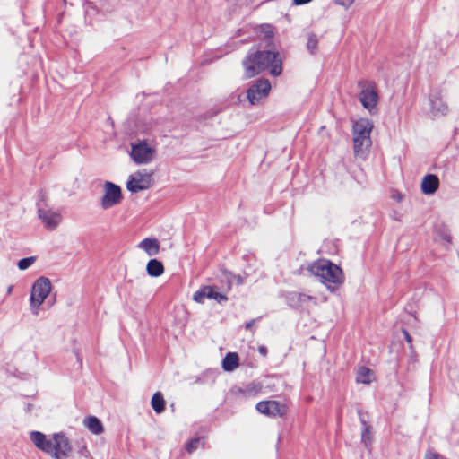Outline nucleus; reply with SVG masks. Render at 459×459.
Masks as SVG:
<instances>
[{
    "label": "nucleus",
    "mask_w": 459,
    "mask_h": 459,
    "mask_svg": "<svg viewBox=\"0 0 459 459\" xmlns=\"http://www.w3.org/2000/svg\"><path fill=\"white\" fill-rule=\"evenodd\" d=\"M313 299L311 296L299 292H292L289 296V302L293 307H302Z\"/></svg>",
    "instance_id": "nucleus-19"
},
{
    "label": "nucleus",
    "mask_w": 459,
    "mask_h": 459,
    "mask_svg": "<svg viewBox=\"0 0 459 459\" xmlns=\"http://www.w3.org/2000/svg\"><path fill=\"white\" fill-rule=\"evenodd\" d=\"M13 285H9L7 287V290H6L7 294L10 295L12 293V291H13Z\"/></svg>",
    "instance_id": "nucleus-34"
},
{
    "label": "nucleus",
    "mask_w": 459,
    "mask_h": 459,
    "mask_svg": "<svg viewBox=\"0 0 459 459\" xmlns=\"http://www.w3.org/2000/svg\"><path fill=\"white\" fill-rule=\"evenodd\" d=\"M430 111L433 116L443 117L448 114L449 108L441 90L436 89L429 95Z\"/></svg>",
    "instance_id": "nucleus-11"
},
{
    "label": "nucleus",
    "mask_w": 459,
    "mask_h": 459,
    "mask_svg": "<svg viewBox=\"0 0 459 459\" xmlns=\"http://www.w3.org/2000/svg\"><path fill=\"white\" fill-rule=\"evenodd\" d=\"M356 380L360 384H370L374 380V373L368 368H358Z\"/></svg>",
    "instance_id": "nucleus-22"
},
{
    "label": "nucleus",
    "mask_w": 459,
    "mask_h": 459,
    "mask_svg": "<svg viewBox=\"0 0 459 459\" xmlns=\"http://www.w3.org/2000/svg\"><path fill=\"white\" fill-rule=\"evenodd\" d=\"M147 273L152 277H159L164 273L162 263L157 259H151L146 265Z\"/></svg>",
    "instance_id": "nucleus-21"
},
{
    "label": "nucleus",
    "mask_w": 459,
    "mask_h": 459,
    "mask_svg": "<svg viewBox=\"0 0 459 459\" xmlns=\"http://www.w3.org/2000/svg\"><path fill=\"white\" fill-rule=\"evenodd\" d=\"M439 186V179L434 174L426 175L421 181V192L425 195L434 194Z\"/></svg>",
    "instance_id": "nucleus-16"
},
{
    "label": "nucleus",
    "mask_w": 459,
    "mask_h": 459,
    "mask_svg": "<svg viewBox=\"0 0 459 459\" xmlns=\"http://www.w3.org/2000/svg\"><path fill=\"white\" fill-rule=\"evenodd\" d=\"M393 198L396 199L397 201H401L402 200V195L400 194H397L395 195H393Z\"/></svg>",
    "instance_id": "nucleus-35"
},
{
    "label": "nucleus",
    "mask_w": 459,
    "mask_h": 459,
    "mask_svg": "<svg viewBox=\"0 0 459 459\" xmlns=\"http://www.w3.org/2000/svg\"><path fill=\"white\" fill-rule=\"evenodd\" d=\"M123 199L122 189L118 185L110 181H105L103 184V194L100 201V205L103 210L111 209L118 205Z\"/></svg>",
    "instance_id": "nucleus-8"
},
{
    "label": "nucleus",
    "mask_w": 459,
    "mask_h": 459,
    "mask_svg": "<svg viewBox=\"0 0 459 459\" xmlns=\"http://www.w3.org/2000/svg\"><path fill=\"white\" fill-rule=\"evenodd\" d=\"M264 33L267 38H270L273 35V30L270 26H266L264 28Z\"/></svg>",
    "instance_id": "nucleus-30"
},
{
    "label": "nucleus",
    "mask_w": 459,
    "mask_h": 459,
    "mask_svg": "<svg viewBox=\"0 0 459 459\" xmlns=\"http://www.w3.org/2000/svg\"><path fill=\"white\" fill-rule=\"evenodd\" d=\"M246 78H252L262 71L268 69L273 76L281 74V58L273 51H255L249 53L243 60Z\"/></svg>",
    "instance_id": "nucleus-2"
},
{
    "label": "nucleus",
    "mask_w": 459,
    "mask_h": 459,
    "mask_svg": "<svg viewBox=\"0 0 459 459\" xmlns=\"http://www.w3.org/2000/svg\"><path fill=\"white\" fill-rule=\"evenodd\" d=\"M129 156L137 165L152 163L157 156L156 145L145 140H137L131 143Z\"/></svg>",
    "instance_id": "nucleus-6"
},
{
    "label": "nucleus",
    "mask_w": 459,
    "mask_h": 459,
    "mask_svg": "<svg viewBox=\"0 0 459 459\" xmlns=\"http://www.w3.org/2000/svg\"><path fill=\"white\" fill-rule=\"evenodd\" d=\"M373 123L368 118H359L352 126L353 151L356 157L365 158L371 146L370 134Z\"/></svg>",
    "instance_id": "nucleus-4"
},
{
    "label": "nucleus",
    "mask_w": 459,
    "mask_h": 459,
    "mask_svg": "<svg viewBox=\"0 0 459 459\" xmlns=\"http://www.w3.org/2000/svg\"><path fill=\"white\" fill-rule=\"evenodd\" d=\"M259 352L263 355V356H266L267 354V349L266 347L264 346H260L259 349H258Z\"/></svg>",
    "instance_id": "nucleus-32"
},
{
    "label": "nucleus",
    "mask_w": 459,
    "mask_h": 459,
    "mask_svg": "<svg viewBox=\"0 0 459 459\" xmlns=\"http://www.w3.org/2000/svg\"><path fill=\"white\" fill-rule=\"evenodd\" d=\"M38 213L44 226L50 230H55L62 221L60 212L51 209L40 208Z\"/></svg>",
    "instance_id": "nucleus-14"
},
{
    "label": "nucleus",
    "mask_w": 459,
    "mask_h": 459,
    "mask_svg": "<svg viewBox=\"0 0 459 459\" xmlns=\"http://www.w3.org/2000/svg\"><path fill=\"white\" fill-rule=\"evenodd\" d=\"M83 426L92 434L100 435L104 431L102 422L93 415L87 416L83 419Z\"/></svg>",
    "instance_id": "nucleus-17"
},
{
    "label": "nucleus",
    "mask_w": 459,
    "mask_h": 459,
    "mask_svg": "<svg viewBox=\"0 0 459 459\" xmlns=\"http://www.w3.org/2000/svg\"><path fill=\"white\" fill-rule=\"evenodd\" d=\"M255 408L261 414L272 418L284 417L288 412V405L275 400L259 402Z\"/></svg>",
    "instance_id": "nucleus-10"
},
{
    "label": "nucleus",
    "mask_w": 459,
    "mask_h": 459,
    "mask_svg": "<svg viewBox=\"0 0 459 459\" xmlns=\"http://www.w3.org/2000/svg\"><path fill=\"white\" fill-rule=\"evenodd\" d=\"M333 2L344 10H348L353 4L355 0H333Z\"/></svg>",
    "instance_id": "nucleus-25"
},
{
    "label": "nucleus",
    "mask_w": 459,
    "mask_h": 459,
    "mask_svg": "<svg viewBox=\"0 0 459 459\" xmlns=\"http://www.w3.org/2000/svg\"><path fill=\"white\" fill-rule=\"evenodd\" d=\"M271 89L267 79L257 80L247 90V99L251 105H260L266 100Z\"/></svg>",
    "instance_id": "nucleus-9"
},
{
    "label": "nucleus",
    "mask_w": 459,
    "mask_h": 459,
    "mask_svg": "<svg viewBox=\"0 0 459 459\" xmlns=\"http://www.w3.org/2000/svg\"><path fill=\"white\" fill-rule=\"evenodd\" d=\"M137 248L143 251L148 256H155L159 254L160 244L155 238H146L137 244Z\"/></svg>",
    "instance_id": "nucleus-15"
},
{
    "label": "nucleus",
    "mask_w": 459,
    "mask_h": 459,
    "mask_svg": "<svg viewBox=\"0 0 459 459\" xmlns=\"http://www.w3.org/2000/svg\"><path fill=\"white\" fill-rule=\"evenodd\" d=\"M152 407L153 411L160 414L165 409V400L160 392H156L151 401Z\"/></svg>",
    "instance_id": "nucleus-23"
},
{
    "label": "nucleus",
    "mask_w": 459,
    "mask_h": 459,
    "mask_svg": "<svg viewBox=\"0 0 459 459\" xmlns=\"http://www.w3.org/2000/svg\"><path fill=\"white\" fill-rule=\"evenodd\" d=\"M206 299H214L219 303L227 300V297L211 286H204L195 292L193 299L197 303H204Z\"/></svg>",
    "instance_id": "nucleus-13"
},
{
    "label": "nucleus",
    "mask_w": 459,
    "mask_h": 459,
    "mask_svg": "<svg viewBox=\"0 0 459 459\" xmlns=\"http://www.w3.org/2000/svg\"><path fill=\"white\" fill-rule=\"evenodd\" d=\"M307 270L331 292L337 290L345 281L342 269L327 259L313 262L307 266Z\"/></svg>",
    "instance_id": "nucleus-3"
},
{
    "label": "nucleus",
    "mask_w": 459,
    "mask_h": 459,
    "mask_svg": "<svg viewBox=\"0 0 459 459\" xmlns=\"http://www.w3.org/2000/svg\"><path fill=\"white\" fill-rule=\"evenodd\" d=\"M238 355L236 352H229L222 360V368L225 371H233L238 367Z\"/></svg>",
    "instance_id": "nucleus-20"
},
{
    "label": "nucleus",
    "mask_w": 459,
    "mask_h": 459,
    "mask_svg": "<svg viewBox=\"0 0 459 459\" xmlns=\"http://www.w3.org/2000/svg\"><path fill=\"white\" fill-rule=\"evenodd\" d=\"M313 0H292V4L294 5H303V4H307L310 2H312Z\"/></svg>",
    "instance_id": "nucleus-29"
},
{
    "label": "nucleus",
    "mask_w": 459,
    "mask_h": 459,
    "mask_svg": "<svg viewBox=\"0 0 459 459\" xmlns=\"http://www.w3.org/2000/svg\"><path fill=\"white\" fill-rule=\"evenodd\" d=\"M444 239H445L446 242H450V238H449L448 236H446V237L444 238Z\"/></svg>",
    "instance_id": "nucleus-36"
},
{
    "label": "nucleus",
    "mask_w": 459,
    "mask_h": 459,
    "mask_svg": "<svg viewBox=\"0 0 459 459\" xmlns=\"http://www.w3.org/2000/svg\"><path fill=\"white\" fill-rule=\"evenodd\" d=\"M36 260H37L36 256H29L26 258H22L18 261L17 266H18L19 270L25 271L28 268H30L31 265H33L34 263L36 262Z\"/></svg>",
    "instance_id": "nucleus-24"
},
{
    "label": "nucleus",
    "mask_w": 459,
    "mask_h": 459,
    "mask_svg": "<svg viewBox=\"0 0 459 459\" xmlns=\"http://www.w3.org/2000/svg\"><path fill=\"white\" fill-rule=\"evenodd\" d=\"M153 185L154 171L142 169L128 176L126 187L131 194H136L150 189Z\"/></svg>",
    "instance_id": "nucleus-7"
},
{
    "label": "nucleus",
    "mask_w": 459,
    "mask_h": 459,
    "mask_svg": "<svg viewBox=\"0 0 459 459\" xmlns=\"http://www.w3.org/2000/svg\"><path fill=\"white\" fill-rule=\"evenodd\" d=\"M306 48L307 51L312 56H315L318 53L319 37L316 34L313 32H308L306 35Z\"/></svg>",
    "instance_id": "nucleus-18"
},
{
    "label": "nucleus",
    "mask_w": 459,
    "mask_h": 459,
    "mask_svg": "<svg viewBox=\"0 0 459 459\" xmlns=\"http://www.w3.org/2000/svg\"><path fill=\"white\" fill-rule=\"evenodd\" d=\"M359 100L364 108L368 110L370 113L374 112L378 101V95L373 85L369 83H364L361 85Z\"/></svg>",
    "instance_id": "nucleus-12"
},
{
    "label": "nucleus",
    "mask_w": 459,
    "mask_h": 459,
    "mask_svg": "<svg viewBox=\"0 0 459 459\" xmlns=\"http://www.w3.org/2000/svg\"><path fill=\"white\" fill-rule=\"evenodd\" d=\"M362 441L366 446L370 443V431L369 428L364 423V429L362 431Z\"/></svg>",
    "instance_id": "nucleus-27"
},
{
    "label": "nucleus",
    "mask_w": 459,
    "mask_h": 459,
    "mask_svg": "<svg viewBox=\"0 0 459 459\" xmlns=\"http://www.w3.org/2000/svg\"><path fill=\"white\" fill-rule=\"evenodd\" d=\"M425 459H445V458L434 452H428Z\"/></svg>",
    "instance_id": "nucleus-28"
},
{
    "label": "nucleus",
    "mask_w": 459,
    "mask_h": 459,
    "mask_svg": "<svg viewBox=\"0 0 459 459\" xmlns=\"http://www.w3.org/2000/svg\"><path fill=\"white\" fill-rule=\"evenodd\" d=\"M254 324H255V320L249 321L248 323L246 324V329L247 330L251 329L253 327Z\"/></svg>",
    "instance_id": "nucleus-33"
},
{
    "label": "nucleus",
    "mask_w": 459,
    "mask_h": 459,
    "mask_svg": "<svg viewBox=\"0 0 459 459\" xmlns=\"http://www.w3.org/2000/svg\"><path fill=\"white\" fill-rule=\"evenodd\" d=\"M202 443L201 439L200 438H195V439H193L191 440L187 445H186V450L189 452V453H192L194 452L195 449H197V447L199 446V445Z\"/></svg>",
    "instance_id": "nucleus-26"
},
{
    "label": "nucleus",
    "mask_w": 459,
    "mask_h": 459,
    "mask_svg": "<svg viewBox=\"0 0 459 459\" xmlns=\"http://www.w3.org/2000/svg\"><path fill=\"white\" fill-rule=\"evenodd\" d=\"M29 437L39 451L53 459H68L73 454V445L63 432L45 435L40 431H31Z\"/></svg>",
    "instance_id": "nucleus-1"
},
{
    "label": "nucleus",
    "mask_w": 459,
    "mask_h": 459,
    "mask_svg": "<svg viewBox=\"0 0 459 459\" xmlns=\"http://www.w3.org/2000/svg\"><path fill=\"white\" fill-rule=\"evenodd\" d=\"M52 290V283L47 277L38 278L32 284L30 295V310L33 316H39L42 305Z\"/></svg>",
    "instance_id": "nucleus-5"
},
{
    "label": "nucleus",
    "mask_w": 459,
    "mask_h": 459,
    "mask_svg": "<svg viewBox=\"0 0 459 459\" xmlns=\"http://www.w3.org/2000/svg\"><path fill=\"white\" fill-rule=\"evenodd\" d=\"M403 336H404L405 340H406L409 343H411V335L409 334V333H408L406 330H403Z\"/></svg>",
    "instance_id": "nucleus-31"
}]
</instances>
